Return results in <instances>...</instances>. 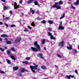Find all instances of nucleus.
I'll use <instances>...</instances> for the list:
<instances>
[{"label": "nucleus", "mask_w": 79, "mask_h": 79, "mask_svg": "<svg viewBox=\"0 0 79 79\" xmlns=\"http://www.w3.org/2000/svg\"><path fill=\"white\" fill-rule=\"evenodd\" d=\"M71 7L73 9H76V7H74L73 6H72Z\"/></svg>", "instance_id": "nucleus-43"}, {"label": "nucleus", "mask_w": 79, "mask_h": 79, "mask_svg": "<svg viewBox=\"0 0 79 79\" xmlns=\"http://www.w3.org/2000/svg\"><path fill=\"white\" fill-rule=\"evenodd\" d=\"M4 25H5V26H6V27H8V25H7V24L6 23L4 24Z\"/></svg>", "instance_id": "nucleus-47"}, {"label": "nucleus", "mask_w": 79, "mask_h": 79, "mask_svg": "<svg viewBox=\"0 0 79 79\" xmlns=\"http://www.w3.org/2000/svg\"><path fill=\"white\" fill-rule=\"evenodd\" d=\"M63 2L62 1H60L59 3L58 2H55V4L53 5L52 7V8H56L57 9H58V10H60L61 9V6H60L59 5H61V4H63Z\"/></svg>", "instance_id": "nucleus-3"}, {"label": "nucleus", "mask_w": 79, "mask_h": 79, "mask_svg": "<svg viewBox=\"0 0 79 79\" xmlns=\"http://www.w3.org/2000/svg\"><path fill=\"white\" fill-rule=\"evenodd\" d=\"M75 73H77V74H78V72H77V70H75Z\"/></svg>", "instance_id": "nucleus-42"}, {"label": "nucleus", "mask_w": 79, "mask_h": 79, "mask_svg": "<svg viewBox=\"0 0 79 79\" xmlns=\"http://www.w3.org/2000/svg\"><path fill=\"white\" fill-rule=\"evenodd\" d=\"M19 76H23V75L21 74H19Z\"/></svg>", "instance_id": "nucleus-52"}, {"label": "nucleus", "mask_w": 79, "mask_h": 79, "mask_svg": "<svg viewBox=\"0 0 79 79\" xmlns=\"http://www.w3.org/2000/svg\"><path fill=\"white\" fill-rule=\"evenodd\" d=\"M34 4L35 5H38L39 3L37 2V1H35L34 2Z\"/></svg>", "instance_id": "nucleus-25"}, {"label": "nucleus", "mask_w": 79, "mask_h": 79, "mask_svg": "<svg viewBox=\"0 0 79 79\" xmlns=\"http://www.w3.org/2000/svg\"><path fill=\"white\" fill-rule=\"evenodd\" d=\"M0 73H2V74H5V73L3 71L0 70Z\"/></svg>", "instance_id": "nucleus-32"}, {"label": "nucleus", "mask_w": 79, "mask_h": 79, "mask_svg": "<svg viewBox=\"0 0 79 79\" xmlns=\"http://www.w3.org/2000/svg\"><path fill=\"white\" fill-rule=\"evenodd\" d=\"M70 77H71L73 78L74 77V75H69Z\"/></svg>", "instance_id": "nucleus-44"}, {"label": "nucleus", "mask_w": 79, "mask_h": 79, "mask_svg": "<svg viewBox=\"0 0 79 79\" xmlns=\"http://www.w3.org/2000/svg\"><path fill=\"white\" fill-rule=\"evenodd\" d=\"M19 69V67H13V70H18Z\"/></svg>", "instance_id": "nucleus-13"}, {"label": "nucleus", "mask_w": 79, "mask_h": 79, "mask_svg": "<svg viewBox=\"0 0 79 79\" xmlns=\"http://www.w3.org/2000/svg\"><path fill=\"white\" fill-rule=\"evenodd\" d=\"M66 77L67 79H70V78H71L70 77V76H68V75H66Z\"/></svg>", "instance_id": "nucleus-34"}, {"label": "nucleus", "mask_w": 79, "mask_h": 79, "mask_svg": "<svg viewBox=\"0 0 79 79\" xmlns=\"http://www.w3.org/2000/svg\"><path fill=\"white\" fill-rule=\"evenodd\" d=\"M27 27L28 28V29H32V27H30L29 26H27Z\"/></svg>", "instance_id": "nucleus-39"}, {"label": "nucleus", "mask_w": 79, "mask_h": 79, "mask_svg": "<svg viewBox=\"0 0 79 79\" xmlns=\"http://www.w3.org/2000/svg\"><path fill=\"white\" fill-rule=\"evenodd\" d=\"M34 79H37V78H34Z\"/></svg>", "instance_id": "nucleus-64"}, {"label": "nucleus", "mask_w": 79, "mask_h": 79, "mask_svg": "<svg viewBox=\"0 0 79 79\" xmlns=\"http://www.w3.org/2000/svg\"><path fill=\"white\" fill-rule=\"evenodd\" d=\"M34 2V0H29L28 1L27 3L28 4H30L32 3V2Z\"/></svg>", "instance_id": "nucleus-8"}, {"label": "nucleus", "mask_w": 79, "mask_h": 79, "mask_svg": "<svg viewBox=\"0 0 79 79\" xmlns=\"http://www.w3.org/2000/svg\"><path fill=\"white\" fill-rule=\"evenodd\" d=\"M6 19L8 20V19H10V18L8 17H6Z\"/></svg>", "instance_id": "nucleus-50"}, {"label": "nucleus", "mask_w": 79, "mask_h": 79, "mask_svg": "<svg viewBox=\"0 0 79 79\" xmlns=\"http://www.w3.org/2000/svg\"><path fill=\"white\" fill-rule=\"evenodd\" d=\"M9 13H10V14H12V13H13V12H12V11H11V10H10L9 11Z\"/></svg>", "instance_id": "nucleus-48"}, {"label": "nucleus", "mask_w": 79, "mask_h": 79, "mask_svg": "<svg viewBox=\"0 0 79 79\" xmlns=\"http://www.w3.org/2000/svg\"><path fill=\"white\" fill-rule=\"evenodd\" d=\"M20 71L21 73H24V71H25V70H24V69H20Z\"/></svg>", "instance_id": "nucleus-22"}, {"label": "nucleus", "mask_w": 79, "mask_h": 79, "mask_svg": "<svg viewBox=\"0 0 79 79\" xmlns=\"http://www.w3.org/2000/svg\"><path fill=\"white\" fill-rule=\"evenodd\" d=\"M65 16V13H64L63 15L60 18V19H63V18H64Z\"/></svg>", "instance_id": "nucleus-15"}, {"label": "nucleus", "mask_w": 79, "mask_h": 79, "mask_svg": "<svg viewBox=\"0 0 79 79\" xmlns=\"http://www.w3.org/2000/svg\"><path fill=\"white\" fill-rule=\"evenodd\" d=\"M42 23L43 24H45V23H46V21H45V20H43L41 22V23Z\"/></svg>", "instance_id": "nucleus-27"}, {"label": "nucleus", "mask_w": 79, "mask_h": 79, "mask_svg": "<svg viewBox=\"0 0 79 79\" xmlns=\"http://www.w3.org/2000/svg\"><path fill=\"white\" fill-rule=\"evenodd\" d=\"M49 31H52V29L51 28H48Z\"/></svg>", "instance_id": "nucleus-53"}, {"label": "nucleus", "mask_w": 79, "mask_h": 79, "mask_svg": "<svg viewBox=\"0 0 79 79\" xmlns=\"http://www.w3.org/2000/svg\"><path fill=\"white\" fill-rule=\"evenodd\" d=\"M33 64L34 65H35V66H33L32 65L30 66V68L31 69V70L33 73H35V70H37V71H40V68L38 69H37L38 66H39V65H36V64L35 63H33Z\"/></svg>", "instance_id": "nucleus-2"}, {"label": "nucleus", "mask_w": 79, "mask_h": 79, "mask_svg": "<svg viewBox=\"0 0 79 79\" xmlns=\"http://www.w3.org/2000/svg\"><path fill=\"white\" fill-rule=\"evenodd\" d=\"M7 53L9 55H10V50H8L7 51Z\"/></svg>", "instance_id": "nucleus-29"}, {"label": "nucleus", "mask_w": 79, "mask_h": 79, "mask_svg": "<svg viewBox=\"0 0 79 79\" xmlns=\"http://www.w3.org/2000/svg\"><path fill=\"white\" fill-rule=\"evenodd\" d=\"M2 2H4V3H5L6 2V0H1Z\"/></svg>", "instance_id": "nucleus-46"}, {"label": "nucleus", "mask_w": 79, "mask_h": 79, "mask_svg": "<svg viewBox=\"0 0 79 79\" xmlns=\"http://www.w3.org/2000/svg\"><path fill=\"white\" fill-rule=\"evenodd\" d=\"M6 44H7L10 45V44H12V42L8 40L7 41Z\"/></svg>", "instance_id": "nucleus-16"}, {"label": "nucleus", "mask_w": 79, "mask_h": 79, "mask_svg": "<svg viewBox=\"0 0 79 79\" xmlns=\"http://www.w3.org/2000/svg\"><path fill=\"white\" fill-rule=\"evenodd\" d=\"M0 41H2V39L1 38H0Z\"/></svg>", "instance_id": "nucleus-58"}, {"label": "nucleus", "mask_w": 79, "mask_h": 79, "mask_svg": "<svg viewBox=\"0 0 79 79\" xmlns=\"http://www.w3.org/2000/svg\"><path fill=\"white\" fill-rule=\"evenodd\" d=\"M11 50H12L13 52H15V49L14 48H11Z\"/></svg>", "instance_id": "nucleus-31"}, {"label": "nucleus", "mask_w": 79, "mask_h": 79, "mask_svg": "<svg viewBox=\"0 0 79 79\" xmlns=\"http://www.w3.org/2000/svg\"><path fill=\"white\" fill-rule=\"evenodd\" d=\"M0 64H2V62H1V61H0Z\"/></svg>", "instance_id": "nucleus-61"}, {"label": "nucleus", "mask_w": 79, "mask_h": 79, "mask_svg": "<svg viewBox=\"0 0 79 79\" xmlns=\"http://www.w3.org/2000/svg\"><path fill=\"white\" fill-rule=\"evenodd\" d=\"M37 56H38L39 57H41V56H43V55L42 53H40L38 54Z\"/></svg>", "instance_id": "nucleus-17"}, {"label": "nucleus", "mask_w": 79, "mask_h": 79, "mask_svg": "<svg viewBox=\"0 0 79 79\" xmlns=\"http://www.w3.org/2000/svg\"><path fill=\"white\" fill-rule=\"evenodd\" d=\"M6 61H7L8 64H11V61L8 59H6Z\"/></svg>", "instance_id": "nucleus-18"}, {"label": "nucleus", "mask_w": 79, "mask_h": 79, "mask_svg": "<svg viewBox=\"0 0 79 79\" xmlns=\"http://www.w3.org/2000/svg\"><path fill=\"white\" fill-rule=\"evenodd\" d=\"M79 3V0H77L76 2L74 3L75 5H78Z\"/></svg>", "instance_id": "nucleus-14"}, {"label": "nucleus", "mask_w": 79, "mask_h": 79, "mask_svg": "<svg viewBox=\"0 0 79 79\" xmlns=\"http://www.w3.org/2000/svg\"><path fill=\"white\" fill-rule=\"evenodd\" d=\"M48 34L49 36H51L52 35V34L50 32H48Z\"/></svg>", "instance_id": "nucleus-36"}, {"label": "nucleus", "mask_w": 79, "mask_h": 79, "mask_svg": "<svg viewBox=\"0 0 79 79\" xmlns=\"http://www.w3.org/2000/svg\"><path fill=\"white\" fill-rule=\"evenodd\" d=\"M41 58V59H44V57H42V56H41V57H40Z\"/></svg>", "instance_id": "nucleus-56"}, {"label": "nucleus", "mask_w": 79, "mask_h": 79, "mask_svg": "<svg viewBox=\"0 0 79 79\" xmlns=\"http://www.w3.org/2000/svg\"><path fill=\"white\" fill-rule=\"evenodd\" d=\"M19 3H20V4H21V3H23V1L22 0L20 1L19 2Z\"/></svg>", "instance_id": "nucleus-45"}, {"label": "nucleus", "mask_w": 79, "mask_h": 79, "mask_svg": "<svg viewBox=\"0 0 79 79\" xmlns=\"http://www.w3.org/2000/svg\"><path fill=\"white\" fill-rule=\"evenodd\" d=\"M1 37H8V36L7 35L3 34L1 35Z\"/></svg>", "instance_id": "nucleus-9"}, {"label": "nucleus", "mask_w": 79, "mask_h": 79, "mask_svg": "<svg viewBox=\"0 0 79 79\" xmlns=\"http://www.w3.org/2000/svg\"><path fill=\"white\" fill-rule=\"evenodd\" d=\"M36 19L37 20H41V19H42V18H39V17H37L36 18Z\"/></svg>", "instance_id": "nucleus-37"}, {"label": "nucleus", "mask_w": 79, "mask_h": 79, "mask_svg": "<svg viewBox=\"0 0 79 79\" xmlns=\"http://www.w3.org/2000/svg\"><path fill=\"white\" fill-rule=\"evenodd\" d=\"M21 40V37H18L15 40V44H18Z\"/></svg>", "instance_id": "nucleus-5"}, {"label": "nucleus", "mask_w": 79, "mask_h": 79, "mask_svg": "<svg viewBox=\"0 0 79 79\" xmlns=\"http://www.w3.org/2000/svg\"><path fill=\"white\" fill-rule=\"evenodd\" d=\"M4 10H6L7 9V7H6V6H4Z\"/></svg>", "instance_id": "nucleus-38"}, {"label": "nucleus", "mask_w": 79, "mask_h": 79, "mask_svg": "<svg viewBox=\"0 0 79 79\" xmlns=\"http://www.w3.org/2000/svg\"><path fill=\"white\" fill-rule=\"evenodd\" d=\"M26 59L27 60H30L31 59V57H27L26 58Z\"/></svg>", "instance_id": "nucleus-28"}, {"label": "nucleus", "mask_w": 79, "mask_h": 79, "mask_svg": "<svg viewBox=\"0 0 79 79\" xmlns=\"http://www.w3.org/2000/svg\"><path fill=\"white\" fill-rule=\"evenodd\" d=\"M74 51L75 52H77V50L76 49L74 50Z\"/></svg>", "instance_id": "nucleus-57"}, {"label": "nucleus", "mask_w": 79, "mask_h": 79, "mask_svg": "<svg viewBox=\"0 0 79 79\" xmlns=\"http://www.w3.org/2000/svg\"><path fill=\"white\" fill-rule=\"evenodd\" d=\"M59 46H60L62 47H64V41H62L61 42H60L59 44Z\"/></svg>", "instance_id": "nucleus-6"}, {"label": "nucleus", "mask_w": 79, "mask_h": 79, "mask_svg": "<svg viewBox=\"0 0 79 79\" xmlns=\"http://www.w3.org/2000/svg\"><path fill=\"white\" fill-rule=\"evenodd\" d=\"M57 55L58 57H59V58H61V55H60L58 54H57Z\"/></svg>", "instance_id": "nucleus-40"}, {"label": "nucleus", "mask_w": 79, "mask_h": 79, "mask_svg": "<svg viewBox=\"0 0 79 79\" xmlns=\"http://www.w3.org/2000/svg\"><path fill=\"white\" fill-rule=\"evenodd\" d=\"M23 64H29V62L28 61H24L22 62Z\"/></svg>", "instance_id": "nucleus-11"}, {"label": "nucleus", "mask_w": 79, "mask_h": 79, "mask_svg": "<svg viewBox=\"0 0 79 79\" xmlns=\"http://www.w3.org/2000/svg\"><path fill=\"white\" fill-rule=\"evenodd\" d=\"M50 38L51 39H53V40H55L56 39L52 35H51V36H50Z\"/></svg>", "instance_id": "nucleus-20"}, {"label": "nucleus", "mask_w": 79, "mask_h": 79, "mask_svg": "<svg viewBox=\"0 0 79 79\" xmlns=\"http://www.w3.org/2000/svg\"><path fill=\"white\" fill-rule=\"evenodd\" d=\"M7 41H8V40H7V38H5V42L6 43L7 42Z\"/></svg>", "instance_id": "nucleus-41"}, {"label": "nucleus", "mask_w": 79, "mask_h": 79, "mask_svg": "<svg viewBox=\"0 0 79 79\" xmlns=\"http://www.w3.org/2000/svg\"><path fill=\"white\" fill-rule=\"evenodd\" d=\"M55 67L56 68H57V69L58 68L57 66H56V65H55Z\"/></svg>", "instance_id": "nucleus-54"}, {"label": "nucleus", "mask_w": 79, "mask_h": 79, "mask_svg": "<svg viewBox=\"0 0 79 79\" xmlns=\"http://www.w3.org/2000/svg\"><path fill=\"white\" fill-rule=\"evenodd\" d=\"M3 17H5V16L4 15H3Z\"/></svg>", "instance_id": "nucleus-63"}, {"label": "nucleus", "mask_w": 79, "mask_h": 79, "mask_svg": "<svg viewBox=\"0 0 79 79\" xmlns=\"http://www.w3.org/2000/svg\"><path fill=\"white\" fill-rule=\"evenodd\" d=\"M31 25L32 26H35V24L34 23V22L33 21L32 22Z\"/></svg>", "instance_id": "nucleus-26"}, {"label": "nucleus", "mask_w": 79, "mask_h": 79, "mask_svg": "<svg viewBox=\"0 0 79 79\" xmlns=\"http://www.w3.org/2000/svg\"><path fill=\"white\" fill-rule=\"evenodd\" d=\"M30 11L31 12L32 14H34V13H35V11L32 10V8H31L30 9Z\"/></svg>", "instance_id": "nucleus-12"}, {"label": "nucleus", "mask_w": 79, "mask_h": 79, "mask_svg": "<svg viewBox=\"0 0 79 79\" xmlns=\"http://www.w3.org/2000/svg\"><path fill=\"white\" fill-rule=\"evenodd\" d=\"M3 22L0 21V25H2L3 24Z\"/></svg>", "instance_id": "nucleus-49"}, {"label": "nucleus", "mask_w": 79, "mask_h": 79, "mask_svg": "<svg viewBox=\"0 0 79 79\" xmlns=\"http://www.w3.org/2000/svg\"><path fill=\"white\" fill-rule=\"evenodd\" d=\"M48 22L50 24H53V22L51 20H48Z\"/></svg>", "instance_id": "nucleus-21"}, {"label": "nucleus", "mask_w": 79, "mask_h": 79, "mask_svg": "<svg viewBox=\"0 0 79 79\" xmlns=\"http://www.w3.org/2000/svg\"><path fill=\"white\" fill-rule=\"evenodd\" d=\"M25 71H27V70H25Z\"/></svg>", "instance_id": "nucleus-62"}, {"label": "nucleus", "mask_w": 79, "mask_h": 79, "mask_svg": "<svg viewBox=\"0 0 79 79\" xmlns=\"http://www.w3.org/2000/svg\"><path fill=\"white\" fill-rule=\"evenodd\" d=\"M67 48L69 50H72L73 49L72 48V46L71 45H69V46H68L67 47Z\"/></svg>", "instance_id": "nucleus-10"}, {"label": "nucleus", "mask_w": 79, "mask_h": 79, "mask_svg": "<svg viewBox=\"0 0 79 79\" xmlns=\"http://www.w3.org/2000/svg\"><path fill=\"white\" fill-rule=\"evenodd\" d=\"M34 45L37 48H35L32 47H31L30 48L32 51H33V52H38V50H40V47L39 45L37 44V42L35 41Z\"/></svg>", "instance_id": "nucleus-1"}, {"label": "nucleus", "mask_w": 79, "mask_h": 79, "mask_svg": "<svg viewBox=\"0 0 79 79\" xmlns=\"http://www.w3.org/2000/svg\"><path fill=\"white\" fill-rule=\"evenodd\" d=\"M15 26H16V25L14 24L11 25L10 26V27H15Z\"/></svg>", "instance_id": "nucleus-35"}, {"label": "nucleus", "mask_w": 79, "mask_h": 79, "mask_svg": "<svg viewBox=\"0 0 79 79\" xmlns=\"http://www.w3.org/2000/svg\"><path fill=\"white\" fill-rule=\"evenodd\" d=\"M45 39H43L42 42V44H45Z\"/></svg>", "instance_id": "nucleus-24"}, {"label": "nucleus", "mask_w": 79, "mask_h": 79, "mask_svg": "<svg viewBox=\"0 0 79 79\" xmlns=\"http://www.w3.org/2000/svg\"><path fill=\"white\" fill-rule=\"evenodd\" d=\"M36 13H39V10L36 11Z\"/></svg>", "instance_id": "nucleus-55"}, {"label": "nucleus", "mask_w": 79, "mask_h": 79, "mask_svg": "<svg viewBox=\"0 0 79 79\" xmlns=\"http://www.w3.org/2000/svg\"><path fill=\"white\" fill-rule=\"evenodd\" d=\"M64 29V27L62 26V21H61L59 24L58 29L59 30H63Z\"/></svg>", "instance_id": "nucleus-4"}, {"label": "nucleus", "mask_w": 79, "mask_h": 79, "mask_svg": "<svg viewBox=\"0 0 79 79\" xmlns=\"http://www.w3.org/2000/svg\"><path fill=\"white\" fill-rule=\"evenodd\" d=\"M41 68H42L43 69H46V66L43 65V66H41Z\"/></svg>", "instance_id": "nucleus-19"}, {"label": "nucleus", "mask_w": 79, "mask_h": 79, "mask_svg": "<svg viewBox=\"0 0 79 79\" xmlns=\"http://www.w3.org/2000/svg\"><path fill=\"white\" fill-rule=\"evenodd\" d=\"M0 50L2 52H4L5 51V49H3V48H0Z\"/></svg>", "instance_id": "nucleus-33"}, {"label": "nucleus", "mask_w": 79, "mask_h": 79, "mask_svg": "<svg viewBox=\"0 0 79 79\" xmlns=\"http://www.w3.org/2000/svg\"><path fill=\"white\" fill-rule=\"evenodd\" d=\"M14 9H16L17 10V8H19V6L17 5V3L16 2H14Z\"/></svg>", "instance_id": "nucleus-7"}, {"label": "nucleus", "mask_w": 79, "mask_h": 79, "mask_svg": "<svg viewBox=\"0 0 79 79\" xmlns=\"http://www.w3.org/2000/svg\"><path fill=\"white\" fill-rule=\"evenodd\" d=\"M44 50H46V48H44Z\"/></svg>", "instance_id": "nucleus-59"}, {"label": "nucleus", "mask_w": 79, "mask_h": 79, "mask_svg": "<svg viewBox=\"0 0 79 79\" xmlns=\"http://www.w3.org/2000/svg\"><path fill=\"white\" fill-rule=\"evenodd\" d=\"M10 57L13 60H15L16 59H15V58L12 55L10 56Z\"/></svg>", "instance_id": "nucleus-23"}, {"label": "nucleus", "mask_w": 79, "mask_h": 79, "mask_svg": "<svg viewBox=\"0 0 79 79\" xmlns=\"http://www.w3.org/2000/svg\"><path fill=\"white\" fill-rule=\"evenodd\" d=\"M23 31L24 32H29V30H27V29H24Z\"/></svg>", "instance_id": "nucleus-30"}, {"label": "nucleus", "mask_w": 79, "mask_h": 79, "mask_svg": "<svg viewBox=\"0 0 79 79\" xmlns=\"http://www.w3.org/2000/svg\"><path fill=\"white\" fill-rule=\"evenodd\" d=\"M4 48H5V49H6V50H7L8 49V48L7 47H6Z\"/></svg>", "instance_id": "nucleus-51"}, {"label": "nucleus", "mask_w": 79, "mask_h": 79, "mask_svg": "<svg viewBox=\"0 0 79 79\" xmlns=\"http://www.w3.org/2000/svg\"><path fill=\"white\" fill-rule=\"evenodd\" d=\"M21 14H22V15H24V14H23V13H22Z\"/></svg>", "instance_id": "nucleus-60"}]
</instances>
